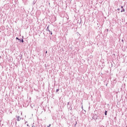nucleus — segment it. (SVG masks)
Listing matches in <instances>:
<instances>
[{
    "mask_svg": "<svg viewBox=\"0 0 127 127\" xmlns=\"http://www.w3.org/2000/svg\"><path fill=\"white\" fill-rule=\"evenodd\" d=\"M107 113H108V112L107 111H106L105 112V116H107Z\"/></svg>",
    "mask_w": 127,
    "mask_h": 127,
    "instance_id": "1",
    "label": "nucleus"
},
{
    "mask_svg": "<svg viewBox=\"0 0 127 127\" xmlns=\"http://www.w3.org/2000/svg\"><path fill=\"white\" fill-rule=\"evenodd\" d=\"M48 127H51V124H49L48 126H47Z\"/></svg>",
    "mask_w": 127,
    "mask_h": 127,
    "instance_id": "2",
    "label": "nucleus"
},
{
    "mask_svg": "<svg viewBox=\"0 0 127 127\" xmlns=\"http://www.w3.org/2000/svg\"><path fill=\"white\" fill-rule=\"evenodd\" d=\"M16 39H17V40H19V39H18V37H16Z\"/></svg>",
    "mask_w": 127,
    "mask_h": 127,
    "instance_id": "3",
    "label": "nucleus"
},
{
    "mask_svg": "<svg viewBox=\"0 0 127 127\" xmlns=\"http://www.w3.org/2000/svg\"><path fill=\"white\" fill-rule=\"evenodd\" d=\"M58 91H59V90H58V89H57V92H58Z\"/></svg>",
    "mask_w": 127,
    "mask_h": 127,
    "instance_id": "4",
    "label": "nucleus"
},
{
    "mask_svg": "<svg viewBox=\"0 0 127 127\" xmlns=\"http://www.w3.org/2000/svg\"><path fill=\"white\" fill-rule=\"evenodd\" d=\"M21 42L23 43V40H22Z\"/></svg>",
    "mask_w": 127,
    "mask_h": 127,
    "instance_id": "5",
    "label": "nucleus"
},
{
    "mask_svg": "<svg viewBox=\"0 0 127 127\" xmlns=\"http://www.w3.org/2000/svg\"><path fill=\"white\" fill-rule=\"evenodd\" d=\"M46 53L47 54V51L46 52Z\"/></svg>",
    "mask_w": 127,
    "mask_h": 127,
    "instance_id": "6",
    "label": "nucleus"
},
{
    "mask_svg": "<svg viewBox=\"0 0 127 127\" xmlns=\"http://www.w3.org/2000/svg\"><path fill=\"white\" fill-rule=\"evenodd\" d=\"M122 8H123V6H121Z\"/></svg>",
    "mask_w": 127,
    "mask_h": 127,
    "instance_id": "7",
    "label": "nucleus"
},
{
    "mask_svg": "<svg viewBox=\"0 0 127 127\" xmlns=\"http://www.w3.org/2000/svg\"><path fill=\"white\" fill-rule=\"evenodd\" d=\"M32 127H35V126H32Z\"/></svg>",
    "mask_w": 127,
    "mask_h": 127,
    "instance_id": "8",
    "label": "nucleus"
},
{
    "mask_svg": "<svg viewBox=\"0 0 127 127\" xmlns=\"http://www.w3.org/2000/svg\"><path fill=\"white\" fill-rule=\"evenodd\" d=\"M51 34H52V33H51Z\"/></svg>",
    "mask_w": 127,
    "mask_h": 127,
    "instance_id": "9",
    "label": "nucleus"
},
{
    "mask_svg": "<svg viewBox=\"0 0 127 127\" xmlns=\"http://www.w3.org/2000/svg\"><path fill=\"white\" fill-rule=\"evenodd\" d=\"M124 11H125V10H124Z\"/></svg>",
    "mask_w": 127,
    "mask_h": 127,
    "instance_id": "10",
    "label": "nucleus"
}]
</instances>
